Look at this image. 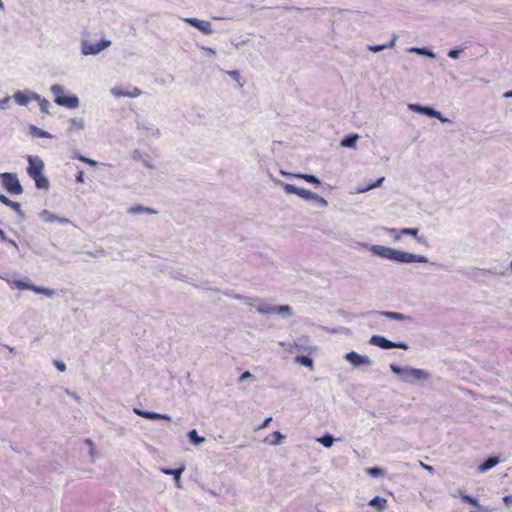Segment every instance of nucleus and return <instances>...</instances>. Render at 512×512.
Masks as SVG:
<instances>
[{
  "label": "nucleus",
  "mask_w": 512,
  "mask_h": 512,
  "mask_svg": "<svg viewBox=\"0 0 512 512\" xmlns=\"http://www.w3.org/2000/svg\"><path fill=\"white\" fill-rule=\"evenodd\" d=\"M369 251L378 257L385 258L397 263H428L429 260L424 255L413 254L410 252H405L401 250H397L394 248L382 246V245H370Z\"/></svg>",
  "instance_id": "obj_1"
},
{
  "label": "nucleus",
  "mask_w": 512,
  "mask_h": 512,
  "mask_svg": "<svg viewBox=\"0 0 512 512\" xmlns=\"http://www.w3.org/2000/svg\"><path fill=\"white\" fill-rule=\"evenodd\" d=\"M390 370L395 373L399 379L411 385H423L431 379V374L424 370L412 366H399L395 363L389 365Z\"/></svg>",
  "instance_id": "obj_2"
},
{
  "label": "nucleus",
  "mask_w": 512,
  "mask_h": 512,
  "mask_svg": "<svg viewBox=\"0 0 512 512\" xmlns=\"http://www.w3.org/2000/svg\"><path fill=\"white\" fill-rule=\"evenodd\" d=\"M275 182L280 184L287 194H296L303 199H306L309 201H315L322 207L328 206V202L326 199H324L323 197L319 196L318 194H316L312 191H309L304 188H298L292 184L283 183L280 180H277Z\"/></svg>",
  "instance_id": "obj_3"
},
{
  "label": "nucleus",
  "mask_w": 512,
  "mask_h": 512,
  "mask_svg": "<svg viewBox=\"0 0 512 512\" xmlns=\"http://www.w3.org/2000/svg\"><path fill=\"white\" fill-rule=\"evenodd\" d=\"M50 91L54 95V101L57 105L70 109H76L79 106L78 97L76 95L66 96L64 94L65 89L62 85L54 84L51 86Z\"/></svg>",
  "instance_id": "obj_4"
},
{
  "label": "nucleus",
  "mask_w": 512,
  "mask_h": 512,
  "mask_svg": "<svg viewBox=\"0 0 512 512\" xmlns=\"http://www.w3.org/2000/svg\"><path fill=\"white\" fill-rule=\"evenodd\" d=\"M2 186L10 193L19 195L23 192V188L15 173L4 172L0 174Z\"/></svg>",
  "instance_id": "obj_5"
},
{
  "label": "nucleus",
  "mask_w": 512,
  "mask_h": 512,
  "mask_svg": "<svg viewBox=\"0 0 512 512\" xmlns=\"http://www.w3.org/2000/svg\"><path fill=\"white\" fill-rule=\"evenodd\" d=\"M369 344L378 346L382 349H393V348H399L403 350H407L409 347L404 342H392L389 339H386L384 336L381 335H373L371 336L369 340Z\"/></svg>",
  "instance_id": "obj_6"
},
{
  "label": "nucleus",
  "mask_w": 512,
  "mask_h": 512,
  "mask_svg": "<svg viewBox=\"0 0 512 512\" xmlns=\"http://www.w3.org/2000/svg\"><path fill=\"white\" fill-rule=\"evenodd\" d=\"M111 45L110 40H101L98 43H91L87 40L82 41L81 52L83 55H96Z\"/></svg>",
  "instance_id": "obj_7"
},
{
  "label": "nucleus",
  "mask_w": 512,
  "mask_h": 512,
  "mask_svg": "<svg viewBox=\"0 0 512 512\" xmlns=\"http://www.w3.org/2000/svg\"><path fill=\"white\" fill-rule=\"evenodd\" d=\"M344 359L354 368L370 367L373 364L372 360L367 355H361L354 351L346 353Z\"/></svg>",
  "instance_id": "obj_8"
},
{
  "label": "nucleus",
  "mask_w": 512,
  "mask_h": 512,
  "mask_svg": "<svg viewBox=\"0 0 512 512\" xmlns=\"http://www.w3.org/2000/svg\"><path fill=\"white\" fill-rule=\"evenodd\" d=\"M137 129L142 132L146 138H159L160 130L152 122L147 120L137 121Z\"/></svg>",
  "instance_id": "obj_9"
},
{
  "label": "nucleus",
  "mask_w": 512,
  "mask_h": 512,
  "mask_svg": "<svg viewBox=\"0 0 512 512\" xmlns=\"http://www.w3.org/2000/svg\"><path fill=\"white\" fill-rule=\"evenodd\" d=\"M27 160L29 163L27 173L31 178H36V176L43 174L44 162L39 157L29 155Z\"/></svg>",
  "instance_id": "obj_10"
},
{
  "label": "nucleus",
  "mask_w": 512,
  "mask_h": 512,
  "mask_svg": "<svg viewBox=\"0 0 512 512\" xmlns=\"http://www.w3.org/2000/svg\"><path fill=\"white\" fill-rule=\"evenodd\" d=\"M183 20L186 23H189L193 27L197 28L199 31H201L205 35H211L213 33L211 24L208 21L199 20V19L193 18V17L184 18Z\"/></svg>",
  "instance_id": "obj_11"
},
{
  "label": "nucleus",
  "mask_w": 512,
  "mask_h": 512,
  "mask_svg": "<svg viewBox=\"0 0 512 512\" xmlns=\"http://www.w3.org/2000/svg\"><path fill=\"white\" fill-rule=\"evenodd\" d=\"M13 98L17 104L27 106L30 100H40V95L34 92L27 95L21 91H17L14 93Z\"/></svg>",
  "instance_id": "obj_12"
},
{
  "label": "nucleus",
  "mask_w": 512,
  "mask_h": 512,
  "mask_svg": "<svg viewBox=\"0 0 512 512\" xmlns=\"http://www.w3.org/2000/svg\"><path fill=\"white\" fill-rule=\"evenodd\" d=\"M133 412L141 417H144V418L150 419V420H159V419H163V420H167V421L171 420V417L168 414H160L157 412L144 411L139 408H133Z\"/></svg>",
  "instance_id": "obj_13"
},
{
  "label": "nucleus",
  "mask_w": 512,
  "mask_h": 512,
  "mask_svg": "<svg viewBox=\"0 0 512 512\" xmlns=\"http://www.w3.org/2000/svg\"><path fill=\"white\" fill-rule=\"evenodd\" d=\"M0 279L5 280L9 285L16 287L20 290H34L35 285L31 284L28 278L11 281L9 278L0 275Z\"/></svg>",
  "instance_id": "obj_14"
},
{
  "label": "nucleus",
  "mask_w": 512,
  "mask_h": 512,
  "mask_svg": "<svg viewBox=\"0 0 512 512\" xmlns=\"http://www.w3.org/2000/svg\"><path fill=\"white\" fill-rule=\"evenodd\" d=\"M39 217L44 221V222H58L60 224H67V223H70L69 219L67 218H63V217H59L57 216L56 214L50 212L49 210H42L39 214Z\"/></svg>",
  "instance_id": "obj_15"
},
{
  "label": "nucleus",
  "mask_w": 512,
  "mask_h": 512,
  "mask_svg": "<svg viewBox=\"0 0 512 512\" xmlns=\"http://www.w3.org/2000/svg\"><path fill=\"white\" fill-rule=\"evenodd\" d=\"M500 462V458L497 456L489 457L482 464L477 467L478 472L484 473L494 468Z\"/></svg>",
  "instance_id": "obj_16"
},
{
  "label": "nucleus",
  "mask_w": 512,
  "mask_h": 512,
  "mask_svg": "<svg viewBox=\"0 0 512 512\" xmlns=\"http://www.w3.org/2000/svg\"><path fill=\"white\" fill-rule=\"evenodd\" d=\"M485 272L496 277H508L510 275L508 266L504 265L490 267L486 269Z\"/></svg>",
  "instance_id": "obj_17"
},
{
  "label": "nucleus",
  "mask_w": 512,
  "mask_h": 512,
  "mask_svg": "<svg viewBox=\"0 0 512 512\" xmlns=\"http://www.w3.org/2000/svg\"><path fill=\"white\" fill-rule=\"evenodd\" d=\"M127 212L131 215H139V214H157L158 211L154 210L150 207H145L142 205L131 206Z\"/></svg>",
  "instance_id": "obj_18"
},
{
  "label": "nucleus",
  "mask_w": 512,
  "mask_h": 512,
  "mask_svg": "<svg viewBox=\"0 0 512 512\" xmlns=\"http://www.w3.org/2000/svg\"><path fill=\"white\" fill-rule=\"evenodd\" d=\"M0 202L11 209H13L18 215L24 217V214L21 210L20 204L18 202L11 201L8 197L3 194H0Z\"/></svg>",
  "instance_id": "obj_19"
},
{
  "label": "nucleus",
  "mask_w": 512,
  "mask_h": 512,
  "mask_svg": "<svg viewBox=\"0 0 512 512\" xmlns=\"http://www.w3.org/2000/svg\"><path fill=\"white\" fill-rule=\"evenodd\" d=\"M257 311L264 315H271L276 313V309L274 305H271L261 299L258 301Z\"/></svg>",
  "instance_id": "obj_20"
},
{
  "label": "nucleus",
  "mask_w": 512,
  "mask_h": 512,
  "mask_svg": "<svg viewBox=\"0 0 512 512\" xmlns=\"http://www.w3.org/2000/svg\"><path fill=\"white\" fill-rule=\"evenodd\" d=\"M423 114L427 115V116H430V117L437 118L442 123H450L451 122L450 119L444 117L439 111H437V110H435V109H433L432 107H429V106H424Z\"/></svg>",
  "instance_id": "obj_21"
},
{
  "label": "nucleus",
  "mask_w": 512,
  "mask_h": 512,
  "mask_svg": "<svg viewBox=\"0 0 512 512\" xmlns=\"http://www.w3.org/2000/svg\"><path fill=\"white\" fill-rule=\"evenodd\" d=\"M162 473L166 474V475H172V476H175V483H176V486L177 487H181V475L184 471V467H181V468H177V469H166V468H163L161 469Z\"/></svg>",
  "instance_id": "obj_22"
},
{
  "label": "nucleus",
  "mask_w": 512,
  "mask_h": 512,
  "mask_svg": "<svg viewBox=\"0 0 512 512\" xmlns=\"http://www.w3.org/2000/svg\"><path fill=\"white\" fill-rule=\"evenodd\" d=\"M379 314L381 316H384L386 318H389L391 320H396V321H405V320L411 319L409 316L404 315L402 313H398V312L382 311V312H379Z\"/></svg>",
  "instance_id": "obj_23"
},
{
  "label": "nucleus",
  "mask_w": 512,
  "mask_h": 512,
  "mask_svg": "<svg viewBox=\"0 0 512 512\" xmlns=\"http://www.w3.org/2000/svg\"><path fill=\"white\" fill-rule=\"evenodd\" d=\"M418 233H419V230L417 228H403L400 230L401 235L412 236L418 243L424 244L425 239L423 237L418 236Z\"/></svg>",
  "instance_id": "obj_24"
},
{
  "label": "nucleus",
  "mask_w": 512,
  "mask_h": 512,
  "mask_svg": "<svg viewBox=\"0 0 512 512\" xmlns=\"http://www.w3.org/2000/svg\"><path fill=\"white\" fill-rule=\"evenodd\" d=\"M358 139V134H350L341 140L340 145L345 148H355Z\"/></svg>",
  "instance_id": "obj_25"
},
{
  "label": "nucleus",
  "mask_w": 512,
  "mask_h": 512,
  "mask_svg": "<svg viewBox=\"0 0 512 512\" xmlns=\"http://www.w3.org/2000/svg\"><path fill=\"white\" fill-rule=\"evenodd\" d=\"M396 38L397 37L394 35L392 40L389 43L383 44V45H369V46H367V49L369 51L377 53V52L383 51L385 49L393 48L395 46Z\"/></svg>",
  "instance_id": "obj_26"
},
{
  "label": "nucleus",
  "mask_w": 512,
  "mask_h": 512,
  "mask_svg": "<svg viewBox=\"0 0 512 512\" xmlns=\"http://www.w3.org/2000/svg\"><path fill=\"white\" fill-rule=\"evenodd\" d=\"M283 439L284 435L279 431H275L271 435L267 436L264 439V442L270 445H279Z\"/></svg>",
  "instance_id": "obj_27"
},
{
  "label": "nucleus",
  "mask_w": 512,
  "mask_h": 512,
  "mask_svg": "<svg viewBox=\"0 0 512 512\" xmlns=\"http://www.w3.org/2000/svg\"><path fill=\"white\" fill-rule=\"evenodd\" d=\"M369 505L375 507L376 509L382 511L387 506V500L380 496H375L369 501Z\"/></svg>",
  "instance_id": "obj_28"
},
{
  "label": "nucleus",
  "mask_w": 512,
  "mask_h": 512,
  "mask_svg": "<svg viewBox=\"0 0 512 512\" xmlns=\"http://www.w3.org/2000/svg\"><path fill=\"white\" fill-rule=\"evenodd\" d=\"M29 133L37 138H52V135L49 132L40 129L35 125L29 126Z\"/></svg>",
  "instance_id": "obj_29"
},
{
  "label": "nucleus",
  "mask_w": 512,
  "mask_h": 512,
  "mask_svg": "<svg viewBox=\"0 0 512 512\" xmlns=\"http://www.w3.org/2000/svg\"><path fill=\"white\" fill-rule=\"evenodd\" d=\"M69 131H81L85 127V122L82 118H71L69 119Z\"/></svg>",
  "instance_id": "obj_30"
},
{
  "label": "nucleus",
  "mask_w": 512,
  "mask_h": 512,
  "mask_svg": "<svg viewBox=\"0 0 512 512\" xmlns=\"http://www.w3.org/2000/svg\"><path fill=\"white\" fill-rule=\"evenodd\" d=\"M316 441L323 445L325 448H330L333 446L335 439L331 434L326 433L323 436L317 438Z\"/></svg>",
  "instance_id": "obj_31"
},
{
  "label": "nucleus",
  "mask_w": 512,
  "mask_h": 512,
  "mask_svg": "<svg viewBox=\"0 0 512 512\" xmlns=\"http://www.w3.org/2000/svg\"><path fill=\"white\" fill-rule=\"evenodd\" d=\"M190 442L196 446L201 445L205 442V438L198 435L195 429L190 430L187 434Z\"/></svg>",
  "instance_id": "obj_32"
},
{
  "label": "nucleus",
  "mask_w": 512,
  "mask_h": 512,
  "mask_svg": "<svg viewBox=\"0 0 512 512\" xmlns=\"http://www.w3.org/2000/svg\"><path fill=\"white\" fill-rule=\"evenodd\" d=\"M409 52L410 53H415V54H418V55H423V56H427L429 58H432L434 59L436 57L435 53L432 52L431 50L427 49V48H417V47H412L409 49Z\"/></svg>",
  "instance_id": "obj_33"
},
{
  "label": "nucleus",
  "mask_w": 512,
  "mask_h": 512,
  "mask_svg": "<svg viewBox=\"0 0 512 512\" xmlns=\"http://www.w3.org/2000/svg\"><path fill=\"white\" fill-rule=\"evenodd\" d=\"M35 181V185L38 189H48L49 181L47 177L43 174L36 176V178H32Z\"/></svg>",
  "instance_id": "obj_34"
},
{
  "label": "nucleus",
  "mask_w": 512,
  "mask_h": 512,
  "mask_svg": "<svg viewBox=\"0 0 512 512\" xmlns=\"http://www.w3.org/2000/svg\"><path fill=\"white\" fill-rule=\"evenodd\" d=\"M275 309H276L275 314H279L282 317L288 318L292 315V308L289 305L275 306Z\"/></svg>",
  "instance_id": "obj_35"
},
{
  "label": "nucleus",
  "mask_w": 512,
  "mask_h": 512,
  "mask_svg": "<svg viewBox=\"0 0 512 512\" xmlns=\"http://www.w3.org/2000/svg\"><path fill=\"white\" fill-rule=\"evenodd\" d=\"M384 179H385L384 177H381L377 181H375L374 183H371V184H369L367 186L358 188L357 189V193H365V192H367V191H369L371 189H374L376 187L381 186V184L383 183Z\"/></svg>",
  "instance_id": "obj_36"
},
{
  "label": "nucleus",
  "mask_w": 512,
  "mask_h": 512,
  "mask_svg": "<svg viewBox=\"0 0 512 512\" xmlns=\"http://www.w3.org/2000/svg\"><path fill=\"white\" fill-rule=\"evenodd\" d=\"M294 177L303 179L312 184H316V185L320 184V180L316 176L311 175V174H296V175H294Z\"/></svg>",
  "instance_id": "obj_37"
},
{
  "label": "nucleus",
  "mask_w": 512,
  "mask_h": 512,
  "mask_svg": "<svg viewBox=\"0 0 512 512\" xmlns=\"http://www.w3.org/2000/svg\"><path fill=\"white\" fill-rule=\"evenodd\" d=\"M33 292L52 298L55 295V291L48 288L35 286Z\"/></svg>",
  "instance_id": "obj_38"
},
{
  "label": "nucleus",
  "mask_w": 512,
  "mask_h": 512,
  "mask_svg": "<svg viewBox=\"0 0 512 512\" xmlns=\"http://www.w3.org/2000/svg\"><path fill=\"white\" fill-rule=\"evenodd\" d=\"M33 292L52 298L55 295V291L48 288L35 286Z\"/></svg>",
  "instance_id": "obj_39"
},
{
  "label": "nucleus",
  "mask_w": 512,
  "mask_h": 512,
  "mask_svg": "<svg viewBox=\"0 0 512 512\" xmlns=\"http://www.w3.org/2000/svg\"><path fill=\"white\" fill-rule=\"evenodd\" d=\"M459 495L461 496V498H462L465 502H467V503H469V504H471V505H473V506H475V507H478V508H480V507H481V505L479 504L478 499H476V498H474V497H472V496H470V495H467V494H465V493H464V492H462V491H460V492H459Z\"/></svg>",
  "instance_id": "obj_40"
},
{
  "label": "nucleus",
  "mask_w": 512,
  "mask_h": 512,
  "mask_svg": "<svg viewBox=\"0 0 512 512\" xmlns=\"http://www.w3.org/2000/svg\"><path fill=\"white\" fill-rule=\"evenodd\" d=\"M234 297L236 299H241V300L245 301V303L249 307L255 308L257 310V305H258L259 298H248V297H243L241 295H235Z\"/></svg>",
  "instance_id": "obj_41"
},
{
  "label": "nucleus",
  "mask_w": 512,
  "mask_h": 512,
  "mask_svg": "<svg viewBox=\"0 0 512 512\" xmlns=\"http://www.w3.org/2000/svg\"><path fill=\"white\" fill-rule=\"evenodd\" d=\"M295 360L297 363H300L309 368H313V360L308 356H297Z\"/></svg>",
  "instance_id": "obj_42"
},
{
  "label": "nucleus",
  "mask_w": 512,
  "mask_h": 512,
  "mask_svg": "<svg viewBox=\"0 0 512 512\" xmlns=\"http://www.w3.org/2000/svg\"><path fill=\"white\" fill-rule=\"evenodd\" d=\"M366 473L369 474L372 477H379L384 475V470L379 467H370L366 468Z\"/></svg>",
  "instance_id": "obj_43"
},
{
  "label": "nucleus",
  "mask_w": 512,
  "mask_h": 512,
  "mask_svg": "<svg viewBox=\"0 0 512 512\" xmlns=\"http://www.w3.org/2000/svg\"><path fill=\"white\" fill-rule=\"evenodd\" d=\"M37 101L39 102V107H40L41 112L48 114L49 106H50L49 101L46 99H42L41 97H40V100H37Z\"/></svg>",
  "instance_id": "obj_44"
},
{
  "label": "nucleus",
  "mask_w": 512,
  "mask_h": 512,
  "mask_svg": "<svg viewBox=\"0 0 512 512\" xmlns=\"http://www.w3.org/2000/svg\"><path fill=\"white\" fill-rule=\"evenodd\" d=\"M73 158L78 159V160H80V161H82L84 163H87V164L91 165V166H96L97 165V162L95 160L86 158V157L80 155L79 153H75Z\"/></svg>",
  "instance_id": "obj_45"
},
{
  "label": "nucleus",
  "mask_w": 512,
  "mask_h": 512,
  "mask_svg": "<svg viewBox=\"0 0 512 512\" xmlns=\"http://www.w3.org/2000/svg\"><path fill=\"white\" fill-rule=\"evenodd\" d=\"M110 93L114 96V97H127V91H124L123 89L119 88V87H113L111 90H110Z\"/></svg>",
  "instance_id": "obj_46"
},
{
  "label": "nucleus",
  "mask_w": 512,
  "mask_h": 512,
  "mask_svg": "<svg viewBox=\"0 0 512 512\" xmlns=\"http://www.w3.org/2000/svg\"><path fill=\"white\" fill-rule=\"evenodd\" d=\"M385 231L393 236L394 241H398L400 239L401 234L400 232L398 233L395 228H385Z\"/></svg>",
  "instance_id": "obj_47"
},
{
  "label": "nucleus",
  "mask_w": 512,
  "mask_h": 512,
  "mask_svg": "<svg viewBox=\"0 0 512 512\" xmlns=\"http://www.w3.org/2000/svg\"><path fill=\"white\" fill-rule=\"evenodd\" d=\"M408 109L413 112H418L423 114L424 106H421L419 104H408Z\"/></svg>",
  "instance_id": "obj_48"
},
{
  "label": "nucleus",
  "mask_w": 512,
  "mask_h": 512,
  "mask_svg": "<svg viewBox=\"0 0 512 512\" xmlns=\"http://www.w3.org/2000/svg\"><path fill=\"white\" fill-rule=\"evenodd\" d=\"M141 90L137 87H134L132 90L127 91V97L135 98L141 95Z\"/></svg>",
  "instance_id": "obj_49"
},
{
  "label": "nucleus",
  "mask_w": 512,
  "mask_h": 512,
  "mask_svg": "<svg viewBox=\"0 0 512 512\" xmlns=\"http://www.w3.org/2000/svg\"><path fill=\"white\" fill-rule=\"evenodd\" d=\"M53 364L55 365V367H56L59 371H61V372L66 371V365H65V363H63L62 361L54 360V361H53Z\"/></svg>",
  "instance_id": "obj_50"
},
{
  "label": "nucleus",
  "mask_w": 512,
  "mask_h": 512,
  "mask_svg": "<svg viewBox=\"0 0 512 512\" xmlns=\"http://www.w3.org/2000/svg\"><path fill=\"white\" fill-rule=\"evenodd\" d=\"M461 49H453L448 52V56L452 59H458L461 53Z\"/></svg>",
  "instance_id": "obj_51"
},
{
  "label": "nucleus",
  "mask_w": 512,
  "mask_h": 512,
  "mask_svg": "<svg viewBox=\"0 0 512 512\" xmlns=\"http://www.w3.org/2000/svg\"><path fill=\"white\" fill-rule=\"evenodd\" d=\"M250 378H254V376L249 371H245L239 377V382H244L245 380L250 379Z\"/></svg>",
  "instance_id": "obj_52"
},
{
  "label": "nucleus",
  "mask_w": 512,
  "mask_h": 512,
  "mask_svg": "<svg viewBox=\"0 0 512 512\" xmlns=\"http://www.w3.org/2000/svg\"><path fill=\"white\" fill-rule=\"evenodd\" d=\"M85 442L89 445L90 447V450H89V454L92 458H94L95 456V448H94V443L92 442V440L90 439H86Z\"/></svg>",
  "instance_id": "obj_53"
},
{
  "label": "nucleus",
  "mask_w": 512,
  "mask_h": 512,
  "mask_svg": "<svg viewBox=\"0 0 512 512\" xmlns=\"http://www.w3.org/2000/svg\"><path fill=\"white\" fill-rule=\"evenodd\" d=\"M419 465L425 469L426 471H428L430 474H433L435 472L434 468L430 465H427L425 463H423L422 461L419 462Z\"/></svg>",
  "instance_id": "obj_54"
},
{
  "label": "nucleus",
  "mask_w": 512,
  "mask_h": 512,
  "mask_svg": "<svg viewBox=\"0 0 512 512\" xmlns=\"http://www.w3.org/2000/svg\"><path fill=\"white\" fill-rule=\"evenodd\" d=\"M9 101H10V96H6L3 99H0V109H2V110L6 109V105L9 103Z\"/></svg>",
  "instance_id": "obj_55"
},
{
  "label": "nucleus",
  "mask_w": 512,
  "mask_h": 512,
  "mask_svg": "<svg viewBox=\"0 0 512 512\" xmlns=\"http://www.w3.org/2000/svg\"><path fill=\"white\" fill-rule=\"evenodd\" d=\"M271 421H272V417H268V418H266V419L262 422V424L258 427V429L266 428V427L270 424V422H271Z\"/></svg>",
  "instance_id": "obj_56"
},
{
  "label": "nucleus",
  "mask_w": 512,
  "mask_h": 512,
  "mask_svg": "<svg viewBox=\"0 0 512 512\" xmlns=\"http://www.w3.org/2000/svg\"><path fill=\"white\" fill-rule=\"evenodd\" d=\"M76 181L79 182V183H83L84 182V172L82 170L77 173Z\"/></svg>",
  "instance_id": "obj_57"
},
{
  "label": "nucleus",
  "mask_w": 512,
  "mask_h": 512,
  "mask_svg": "<svg viewBox=\"0 0 512 512\" xmlns=\"http://www.w3.org/2000/svg\"><path fill=\"white\" fill-rule=\"evenodd\" d=\"M503 502L506 505H512V495H507L503 497Z\"/></svg>",
  "instance_id": "obj_58"
},
{
  "label": "nucleus",
  "mask_w": 512,
  "mask_h": 512,
  "mask_svg": "<svg viewBox=\"0 0 512 512\" xmlns=\"http://www.w3.org/2000/svg\"><path fill=\"white\" fill-rule=\"evenodd\" d=\"M66 393L69 396H71L73 399H75L77 402H80V397L76 393L69 391V390H66Z\"/></svg>",
  "instance_id": "obj_59"
},
{
  "label": "nucleus",
  "mask_w": 512,
  "mask_h": 512,
  "mask_svg": "<svg viewBox=\"0 0 512 512\" xmlns=\"http://www.w3.org/2000/svg\"><path fill=\"white\" fill-rule=\"evenodd\" d=\"M115 430H116L117 434L120 435V436H123V435L126 434V430L122 426L117 427Z\"/></svg>",
  "instance_id": "obj_60"
},
{
  "label": "nucleus",
  "mask_w": 512,
  "mask_h": 512,
  "mask_svg": "<svg viewBox=\"0 0 512 512\" xmlns=\"http://www.w3.org/2000/svg\"><path fill=\"white\" fill-rule=\"evenodd\" d=\"M142 163H143V165H144L145 167H147V168H149V169H155V166H154L151 162H149V161H147V160H143V161H142Z\"/></svg>",
  "instance_id": "obj_61"
},
{
  "label": "nucleus",
  "mask_w": 512,
  "mask_h": 512,
  "mask_svg": "<svg viewBox=\"0 0 512 512\" xmlns=\"http://www.w3.org/2000/svg\"><path fill=\"white\" fill-rule=\"evenodd\" d=\"M203 50L208 54V55H215V50L212 49V48H209V47H204Z\"/></svg>",
  "instance_id": "obj_62"
},
{
  "label": "nucleus",
  "mask_w": 512,
  "mask_h": 512,
  "mask_svg": "<svg viewBox=\"0 0 512 512\" xmlns=\"http://www.w3.org/2000/svg\"><path fill=\"white\" fill-rule=\"evenodd\" d=\"M0 240L2 242H6L8 240V238L6 237L5 233L3 230L0 229Z\"/></svg>",
  "instance_id": "obj_63"
},
{
  "label": "nucleus",
  "mask_w": 512,
  "mask_h": 512,
  "mask_svg": "<svg viewBox=\"0 0 512 512\" xmlns=\"http://www.w3.org/2000/svg\"><path fill=\"white\" fill-rule=\"evenodd\" d=\"M7 243L10 244V246L14 247L16 250H18V244L14 241V240H11V239H8L6 241Z\"/></svg>",
  "instance_id": "obj_64"
}]
</instances>
